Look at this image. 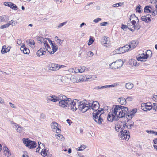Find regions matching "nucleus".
Listing matches in <instances>:
<instances>
[{"label":"nucleus","mask_w":157,"mask_h":157,"mask_svg":"<svg viewBox=\"0 0 157 157\" xmlns=\"http://www.w3.org/2000/svg\"><path fill=\"white\" fill-rule=\"evenodd\" d=\"M64 79H61L60 78H57L56 79V82L57 84H61L63 83Z\"/></svg>","instance_id":"31"},{"label":"nucleus","mask_w":157,"mask_h":157,"mask_svg":"<svg viewBox=\"0 0 157 157\" xmlns=\"http://www.w3.org/2000/svg\"><path fill=\"white\" fill-rule=\"evenodd\" d=\"M131 23L132 24V25H133V26L132 28L128 27V29L130 30L133 32L134 31L135 29H137L135 25L136 22L135 20H134L132 21H131Z\"/></svg>","instance_id":"21"},{"label":"nucleus","mask_w":157,"mask_h":157,"mask_svg":"<svg viewBox=\"0 0 157 157\" xmlns=\"http://www.w3.org/2000/svg\"><path fill=\"white\" fill-rule=\"evenodd\" d=\"M63 65H59L58 64L52 63L51 65L49 64L48 66V68L51 71H53L59 70L61 67H63Z\"/></svg>","instance_id":"9"},{"label":"nucleus","mask_w":157,"mask_h":157,"mask_svg":"<svg viewBox=\"0 0 157 157\" xmlns=\"http://www.w3.org/2000/svg\"><path fill=\"white\" fill-rule=\"evenodd\" d=\"M51 97L52 98V100H51L53 102H56L58 101L57 96L54 95H52Z\"/></svg>","instance_id":"34"},{"label":"nucleus","mask_w":157,"mask_h":157,"mask_svg":"<svg viewBox=\"0 0 157 157\" xmlns=\"http://www.w3.org/2000/svg\"><path fill=\"white\" fill-rule=\"evenodd\" d=\"M3 150H4V153L6 155L8 156L11 155L10 151L7 147L5 146L3 148Z\"/></svg>","instance_id":"22"},{"label":"nucleus","mask_w":157,"mask_h":157,"mask_svg":"<svg viewBox=\"0 0 157 157\" xmlns=\"http://www.w3.org/2000/svg\"><path fill=\"white\" fill-rule=\"evenodd\" d=\"M101 20V18H97L94 20L93 21L97 23L98 22L100 21Z\"/></svg>","instance_id":"59"},{"label":"nucleus","mask_w":157,"mask_h":157,"mask_svg":"<svg viewBox=\"0 0 157 157\" xmlns=\"http://www.w3.org/2000/svg\"><path fill=\"white\" fill-rule=\"evenodd\" d=\"M8 20L6 16H0V22L6 21Z\"/></svg>","instance_id":"33"},{"label":"nucleus","mask_w":157,"mask_h":157,"mask_svg":"<svg viewBox=\"0 0 157 157\" xmlns=\"http://www.w3.org/2000/svg\"><path fill=\"white\" fill-rule=\"evenodd\" d=\"M111 110L114 115L119 118L124 117L125 113L128 110V108L119 105H114L112 108Z\"/></svg>","instance_id":"1"},{"label":"nucleus","mask_w":157,"mask_h":157,"mask_svg":"<svg viewBox=\"0 0 157 157\" xmlns=\"http://www.w3.org/2000/svg\"><path fill=\"white\" fill-rule=\"evenodd\" d=\"M123 64V61L120 59L112 63L109 65V67L111 68L116 69L121 67Z\"/></svg>","instance_id":"6"},{"label":"nucleus","mask_w":157,"mask_h":157,"mask_svg":"<svg viewBox=\"0 0 157 157\" xmlns=\"http://www.w3.org/2000/svg\"><path fill=\"white\" fill-rule=\"evenodd\" d=\"M6 46L5 45H4L2 48V49L1 50V52L2 54H4L5 53H6Z\"/></svg>","instance_id":"41"},{"label":"nucleus","mask_w":157,"mask_h":157,"mask_svg":"<svg viewBox=\"0 0 157 157\" xmlns=\"http://www.w3.org/2000/svg\"><path fill=\"white\" fill-rule=\"evenodd\" d=\"M133 86L134 85L132 83H126L125 85L126 88L128 89H131L133 88Z\"/></svg>","instance_id":"24"},{"label":"nucleus","mask_w":157,"mask_h":157,"mask_svg":"<svg viewBox=\"0 0 157 157\" xmlns=\"http://www.w3.org/2000/svg\"><path fill=\"white\" fill-rule=\"evenodd\" d=\"M103 110L104 109L103 108H101V110H98V111L97 110L96 111H94L92 113L93 117H99L100 114L102 113L101 112V111Z\"/></svg>","instance_id":"20"},{"label":"nucleus","mask_w":157,"mask_h":157,"mask_svg":"<svg viewBox=\"0 0 157 157\" xmlns=\"http://www.w3.org/2000/svg\"><path fill=\"white\" fill-rule=\"evenodd\" d=\"M133 98L132 97H128L126 98V100L128 101H131L132 100Z\"/></svg>","instance_id":"61"},{"label":"nucleus","mask_w":157,"mask_h":157,"mask_svg":"<svg viewBox=\"0 0 157 157\" xmlns=\"http://www.w3.org/2000/svg\"><path fill=\"white\" fill-rule=\"evenodd\" d=\"M45 48H41L40 49L37 51V56L39 57L45 55L46 53V52L44 51Z\"/></svg>","instance_id":"19"},{"label":"nucleus","mask_w":157,"mask_h":157,"mask_svg":"<svg viewBox=\"0 0 157 157\" xmlns=\"http://www.w3.org/2000/svg\"><path fill=\"white\" fill-rule=\"evenodd\" d=\"M47 39H48L49 42H50V44L52 50V51L50 52L49 51H48V52H49L50 54H53L57 50L58 48L57 45H56L55 43H53L51 41V40L49 39L48 38Z\"/></svg>","instance_id":"11"},{"label":"nucleus","mask_w":157,"mask_h":157,"mask_svg":"<svg viewBox=\"0 0 157 157\" xmlns=\"http://www.w3.org/2000/svg\"><path fill=\"white\" fill-rule=\"evenodd\" d=\"M128 48V44H126L122 47H119V49L120 54L124 53L129 51V50Z\"/></svg>","instance_id":"15"},{"label":"nucleus","mask_w":157,"mask_h":157,"mask_svg":"<svg viewBox=\"0 0 157 157\" xmlns=\"http://www.w3.org/2000/svg\"><path fill=\"white\" fill-rule=\"evenodd\" d=\"M141 19L142 21H145V22H148V21L147 20V19L146 17L145 16H142Z\"/></svg>","instance_id":"45"},{"label":"nucleus","mask_w":157,"mask_h":157,"mask_svg":"<svg viewBox=\"0 0 157 157\" xmlns=\"http://www.w3.org/2000/svg\"><path fill=\"white\" fill-rule=\"evenodd\" d=\"M103 113H101L99 117L93 116V120L98 124H101L102 122L103 121V120L101 116V115Z\"/></svg>","instance_id":"13"},{"label":"nucleus","mask_w":157,"mask_h":157,"mask_svg":"<svg viewBox=\"0 0 157 157\" xmlns=\"http://www.w3.org/2000/svg\"><path fill=\"white\" fill-rule=\"evenodd\" d=\"M141 8V6L139 4H138V5H137V6H136V12L139 13H141L142 12V11H141V10H140Z\"/></svg>","instance_id":"29"},{"label":"nucleus","mask_w":157,"mask_h":157,"mask_svg":"<svg viewBox=\"0 0 157 157\" xmlns=\"http://www.w3.org/2000/svg\"><path fill=\"white\" fill-rule=\"evenodd\" d=\"M118 101L122 105H124L126 103V99L123 97H121L119 98Z\"/></svg>","instance_id":"23"},{"label":"nucleus","mask_w":157,"mask_h":157,"mask_svg":"<svg viewBox=\"0 0 157 157\" xmlns=\"http://www.w3.org/2000/svg\"><path fill=\"white\" fill-rule=\"evenodd\" d=\"M129 121H132L131 120H126L125 121H124V122L126 124L127 126H128L129 125V123L130 122H129Z\"/></svg>","instance_id":"58"},{"label":"nucleus","mask_w":157,"mask_h":157,"mask_svg":"<svg viewBox=\"0 0 157 157\" xmlns=\"http://www.w3.org/2000/svg\"><path fill=\"white\" fill-rule=\"evenodd\" d=\"M11 23H7L6 24L3 25H2L0 27L1 29H3L4 28H7L10 25Z\"/></svg>","instance_id":"39"},{"label":"nucleus","mask_w":157,"mask_h":157,"mask_svg":"<svg viewBox=\"0 0 157 157\" xmlns=\"http://www.w3.org/2000/svg\"><path fill=\"white\" fill-rule=\"evenodd\" d=\"M90 105L91 104H90V103L87 104V105L85 106V108H84V109L83 110L82 112L85 113L87 111V110H91V108L90 107Z\"/></svg>","instance_id":"25"},{"label":"nucleus","mask_w":157,"mask_h":157,"mask_svg":"<svg viewBox=\"0 0 157 157\" xmlns=\"http://www.w3.org/2000/svg\"><path fill=\"white\" fill-rule=\"evenodd\" d=\"M85 68L84 66H82L78 67L77 70L78 71V72L82 73L85 71Z\"/></svg>","instance_id":"32"},{"label":"nucleus","mask_w":157,"mask_h":157,"mask_svg":"<svg viewBox=\"0 0 157 157\" xmlns=\"http://www.w3.org/2000/svg\"><path fill=\"white\" fill-rule=\"evenodd\" d=\"M87 105V104L85 103H83L82 102H80V104L79 105H77V108L80 111H82V112L83 110L84 109L85 106Z\"/></svg>","instance_id":"17"},{"label":"nucleus","mask_w":157,"mask_h":157,"mask_svg":"<svg viewBox=\"0 0 157 157\" xmlns=\"http://www.w3.org/2000/svg\"><path fill=\"white\" fill-rule=\"evenodd\" d=\"M130 122L129 125L128 126V129H130L132 128V127L134 125V122L132 121H129Z\"/></svg>","instance_id":"44"},{"label":"nucleus","mask_w":157,"mask_h":157,"mask_svg":"<svg viewBox=\"0 0 157 157\" xmlns=\"http://www.w3.org/2000/svg\"><path fill=\"white\" fill-rule=\"evenodd\" d=\"M113 53L114 54H120V51H119V48L115 50L114 51H113Z\"/></svg>","instance_id":"52"},{"label":"nucleus","mask_w":157,"mask_h":157,"mask_svg":"<svg viewBox=\"0 0 157 157\" xmlns=\"http://www.w3.org/2000/svg\"><path fill=\"white\" fill-rule=\"evenodd\" d=\"M51 125L52 128L55 129L57 128V126H58V124L57 123L54 122L51 124Z\"/></svg>","instance_id":"28"},{"label":"nucleus","mask_w":157,"mask_h":157,"mask_svg":"<svg viewBox=\"0 0 157 157\" xmlns=\"http://www.w3.org/2000/svg\"><path fill=\"white\" fill-rule=\"evenodd\" d=\"M45 47L46 49V50L47 51H49L48 49H50L51 48L50 47V46L49 44H45Z\"/></svg>","instance_id":"54"},{"label":"nucleus","mask_w":157,"mask_h":157,"mask_svg":"<svg viewBox=\"0 0 157 157\" xmlns=\"http://www.w3.org/2000/svg\"><path fill=\"white\" fill-rule=\"evenodd\" d=\"M146 132L148 133L154 134L155 135H157V132L154 131L153 130H146Z\"/></svg>","instance_id":"40"},{"label":"nucleus","mask_w":157,"mask_h":157,"mask_svg":"<svg viewBox=\"0 0 157 157\" xmlns=\"http://www.w3.org/2000/svg\"><path fill=\"white\" fill-rule=\"evenodd\" d=\"M10 7L12 9L15 10H17L18 9L17 7L16 6V5L14 4L13 3H12L10 6Z\"/></svg>","instance_id":"37"},{"label":"nucleus","mask_w":157,"mask_h":157,"mask_svg":"<svg viewBox=\"0 0 157 157\" xmlns=\"http://www.w3.org/2000/svg\"><path fill=\"white\" fill-rule=\"evenodd\" d=\"M133 63L134 65L135 66H138L139 65V63H137L136 60H134L133 61Z\"/></svg>","instance_id":"63"},{"label":"nucleus","mask_w":157,"mask_h":157,"mask_svg":"<svg viewBox=\"0 0 157 157\" xmlns=\"http://www.w3.org/2000/svg\"><path fill=\"white\" fill-rule=\"evenodd\" d=\"M57 41L58 44L60 45L62 44V42L63 41V40H62L60 39H57Z\"/></svg>","instance_id":"55"},{"label":"nucleus","mask_w":157,"mask_h":157,"mask_svg":"<svg viewBox=\"0 0 157 157\" xmlns=\"http://www.w3.org/2000/svg\"><path fill=\"white\" fill-rule=\"evenodd\" d=\"M119 120L118 117H116L113 114V111H110L108 114L107 120L109 121L112 122L113 121H117Z\"/></svg>","instance_id":"10"},{"label":"nucleus","mask_w":157,"mask_h":157,"mask_svg":"<svg viewBox=\"0 0 157 157\" xmlns=\"http://www.w3.org/2000/svg\"><path fill=\"white\" fill-rule=\"evenodd\" d=\"M142 56H138L137 58V60L138 61H143V59H147L149 57V56L147 54H145L144 53H143L141 55Z\"/></svg>","instance_id":"18"},{"label":"nucleus","mask_w":157,"mask_h":157,"mask_svg":"<svg viewBox=\"0 0 157 157\" xmlns=\"http://www.w3.org/2000/svg\"><path fill=\"white\" fill-rule=\"evenodd\" d=\"M66 23L67 22H66L60 23V24L59 25L58 28H59L61 27H62L64 26L65 25Z\"/></svg>","instance_id":"57"},{"label":"nucleus","mask_w":157,"mask_h":157,"mask_svg":"<svg viewBox=\"0 0 157 157\" xmlns=\"http://www.w3.org/2000/svg\"><path fill=\"white\" fill-rule=\"evenodd\" d=\"M57 98L58 101H60L59 102V105L60 106L63 108L67 107V99L69 98H67L66 96L61 94L57 96Z\"/></svg>","instance_id":"3"},{"label":"nucleus","mask_w":157,"mask_h":157,"mask_svg":"<svg viewBox=\"0 0 157 157\" xmlns=\"http://www.w3.org/2000/svg\"><path fill=\"white\" fill-rule=\"evenodd\" d=\"M14 21L13 20H11L10 21H9V23H11L10 25H11L12 26H15V23H13Z\"/></svg>","instance_id":"62"},{"label":"nucleus","mask_w":157,"mask_h":157,"mask_svg":"<svg viewBox=\"0 0 157 157\" xmlns=\"http://www.w3.org/2000/svg\"><path fill=\"white\" fill-rule=\"evenodd\" d=\"M29 43L30 44V45H33L34 46L35 45V42L34 40H29Z\"/></svg>","instance_id":"46"},{"label":"nucleus","mask_w":157,"mask_h":157,"mask_svg":"<svg viewBox=\"0 0 157 157\" xmlns=\"http://www.w3.org/2000/svg\"><path fill=\"white\" fill-rule=\"evenodd\" d=\"M37 40L39 43H42L43 40H44V39L43 37H38L37 38Z\"/></svg>","instance_id":"49"},{"label":"nucleus","mask_w":157,"mask_h":157,"mask_svg":"<svg viewBox=\"0 0 157 157\" xmlns=\"http://www.w3.org/2000/svg\"><path fill=\"white\" fill-rule=\"evenodd\" d=\"M91 104L90 107L94 111H96L99 108V104L97 101H93L92 103H90Z\"/></svg>","instance_id":"12"},{"label":"nucleus","mask_w":157,"mask_h":157,"mask_svg":"<svg viewBox=\"0 0 157 157\" xmlns=\"http://www.w3.org/2000/svg\"><path fill=\"white\" fill-rule=\"evenodd\" d=\"M121 128V125H119V124H117V125H116L115 127V128L117 132H119V133H120V132Z\"/></svg>","instance_id":"36"},{"label":"nucleus","mask_w":157,"mask_h":157,"mask_svg":"<svg viewBox=\"0 0 157 157\" xmlns=\"http://www.w3.org/2000/svg\"><path fill=\"white\" fill-rule=\"evenodd\" d=\"M108 88V85L105 86H99L97 87V89H101Z\"/></svg>","instance_id":"35"},{"label":"nucleus","mask_w":157,"mask_h":157,"mask_svg":"<svg viewBox=\"0 0 157 157\" xmlns=\"http://www.w3.org/2000/svg\"><path fill=\"white\" fill-rule=\"evenodd\" d=\"M123 4V3H121V2L114 4L112 5V6L113 7H118L119 6H121Z\"/></svg>","instance_id":"43"},{"label":"nucleus","mask_w":157,"mask_h":157,"mask_svg":"<svg viewBox=\"0 0 157 157\" xmlns=\"http://www.w3.org/2000/svg\"><path fill=\"white\" fill-rule=\"evenodd\" d=\"M94 40L93 39V37L90 36V37L89 42L88 43V45L89 46L91 45L94 42Z\"/></svg>","instance_id":"38"},{"label":"nucleus","mask_w":157,"mask_h":157,"mask_svg":"<svg viewBox=\"0 0 157 157\" xmlns=\"http://www.w3.org/2000/svg\"><path fill=\"white\" fill-rule=\"evenodd\" d=\"M20 50L21 51H23L25 54H29L30 52L29 49L27 48L25 44L22 45L20 48Z\"/></svg>","instance_id":"16"},{"label":"nucleus","mask_w":157,"mask_h":157,"mask_svg":"<svg viewBox=\"0 0 157 157\" xmlns=\"http://www.w3.org/2000/svg\"><path fill=\"white\" fill-rule=\"evenodd\" d=\"M87 56L90 57L93 56L94 54L91 51H89L87 52Z\"/></svg>","instance_id":"56"},{"label":"nucleus","mask_w":157,"mask_h":157,"mask_svg":"<svg viewBox=\"0 0 157 157\" xmlns=\"http://www.w3.org/2000/svg\"><path fill=\"white\" fill-rule=\"evenodd\" d=\"M12 3V2H5L4 3V5L6 6H8L10 7Z\"/></svg>","instance_id":"51"},{"label":"nucleus","mask_w":157,"mask_h":157,"mask_svg":"<svg viewBox=\"0 0 157 157\" xmlns=\"http://www.w3.org/2000/svg\"><path fill=\"white\" fill-rule=\"evenodd\" d=\"M118 136L121 139H125L126 140L128 141L130 137L129 132L128 130H124L119 133Z\"/></svg>","instance_id":"7"},{"label":"nucleus","mask_w":157,"mask_h":157,"mask_svg":"<svg viewBox=\"0 0 157 157\" xmlns=\"http://www.w3.org/2000/svg\"><path fill=\"white\" fill-rule=\"evenodd\" d=\"M146 54H147L149 56V57L151 58V57L152 55V51L150 50H147Z\"/></svg>","instance_id":"42"},{"label":"nucleus","mask_w":157,"mask_h":157,"mask_svg":"<svg viewBox=\"0 0 157 157\" xmlns=\"http://www.w3.org/2000/svg\"><path fill=\"white\" fill-rule=\"evenodd\" d=\"M119 85L118 83H115L113 84L108 85V88H111L115 87Z\"/></svg>","instance_id":"47"},{"label":"nucleus","mask_w":157,"mask_h":157,"mask_svg":"<svg viewBox=\"0 0 157 157\" xmlns=\"http://www.w3.org/2000/svg\"><path fill=\"white\" fill-rule=\"evenodd\" d=\"M85 146H82L81 145L80 147L78 148V149H77V151H82L85 148Z\"/></svg>","instance_id":"48"},{"label":"nucleus","mask_w":157,"mask_h":157,"mask_svg":"<svg viewBox=\"0 0 157 157\" xmlns=\"http://www.w3.org/2000/svg\"><path fill=\"white\" fill-rule=\"evenodd\" d=\"M128 110L127 111L126 113H125V116L124 117H126L127 119L126 120H131L133 117L132 116H131V115H130L128 113Z\"/></svg>","instance_id":"27"},{"label":"nucleus","mask_w":157,"mask_h":157,"mask_svg":"<svg viewBox=\"0 0 157 157\" xmlns=\"http://www.w3.org/2000/svg\"><path fill=\"white\" fill-rule=\"evenodd\" d=\"M150 8L151 9V7L149 6H145L144 8V12L145 13H149L151 12V10L150 9Z\"/></svg>","instance_id":"26"},{"label":"nucleus","mask_w":157,"mask_h":157,"mask_svg":"<svg viewBox=\"0 0 157 157\" xmlns=\"http://www.w3.org/2000/svg\"><path fill=\"white\" fill-rule=\"evenodd\" d=\"M67 107H68L69 109L74 111L77 109L76 106V104H77V105H79L80 102H79V100L77 99H74L72 101L71 98H69L67 99Z\"/></svg>","instance_id":"2"},{"label":"nucleus","mask_w":157,"mask_h":157,"mask_svg":"<svg viewBox=\"0 0 157 157\" xmlns=\"http://www.w3.org/2000/svg\"><path fill=\"white\" fill-rule=\"evenodd\" d=\"M128 27H129L125 25H124L122 24L121 25V28L122 29H123V30H126L127 29V28L128 29Z\"/></svg>","instance_id":"50"},{"label":"nucleus","mask_w":157,"mask_h":157,"mask_svg":"<svg viewBox=\"0 0 157 157\" xmlns=\"http://www.w3.org/2000/svg\"><path fill=\"white\" fill-rule=\"evenodd\" d=\"M128 114H129L130 115H131V116L132 117H134V115L135 114V113H133V112H132V111L130 110H129V109H128Z\"/></svg>","instance_id":"53"},{"label":"nucleus","mask_w":157,"mask_h":157,"mask_svg":"<svg viewBox=\"0 0 157 157\" xmlns=\"http://www.w3.org/2000/svg\"><path fill=\"white\" fill-rule=\"evenodd\" d=\"M22 141L23 143L30 149H33L36 146V142L31 141L29 138H23Z\"/></svg>","instance_id":"4"},{"label":"nucleus","mask_w":157,"mask_h":157,"mask_svg":"<svg viewBox=\"0 0 157 157\" xmlns=\"http://www.w3.org/2000/svg\"><path fill=\"white\" fill-rule=\"evenodd\" d=\"M108 41V37L106 36H104L101 40V43L102 44H107Z\"/></svg>","instance_id":"30"},{"label":"nucleus","mask_w":157,"mask_h":157,"mask_svg":"<svg viewBox=\"0 0 157 157\" xmlns=\"http://www.w3.org/2000/svg\"><path fill=\"white\" fill-rule=\"evenodd\" d=\"M152 106L150 102L143 103L142 104L141 109L144 111H147L148 110H150L152 109Z\"/></svg>","instance_id":"8"},{"label":"nucleus","mask_w":157,"mask_h":157,"mask_svg":"<svg viewBox=\"0 0 157 157\" xmlns=\"http://www.w3.org/2000/svg\"><path fill=\"white\" fill-rule=\"evenodd\" d=\"M138 44V42L136 40H132L131 41L129 45H128L129 50L133 49L136 47Z\"/></svg>","instance_id":"14"},{"label":"nucleus","mask_w":157,"mask_h":157,"mask_svg":"<svg viewBox=\"0 0 157 157\" xmlns=\"http://www.w3.org/2000/svg\"><path fill=\"white\" fill-rule=\"evenodd\" d=\"M153 99L156 102H157V94L155 95L154 96Z\"/></svg>","instance_id":"64"},{"label":"nucleus","mask_w":157,"mask_h":157,"mask_svg":"<svg viewBox=\"0 0 157 157\" xmlns=\"http://www.w3.org/2000/svg\"><path fill=\"white\" fill-rule=\"evenodd\" d=\"M84 76L82 75H76L72 76L70 78L71 80L73 83H77L79 82H82L86 79L89 78L86 77V78H83Z\"/></svg>","instance_id":"5"},{"label":"nucleus","mask_w":157,"mask_h":157,"mask_svg":"<svg viewBox=\"0 0 157 157\" xmlns=\"http://www.w3.org/2000/svg\"><path fill=\"white\" fill-rule=\"evenodd\" d=\"M42 153L43 154V156L45 157L47 155V151L46 149H44V151H42Z\"/></svg>","instance_id":"60"}]
</instances>
